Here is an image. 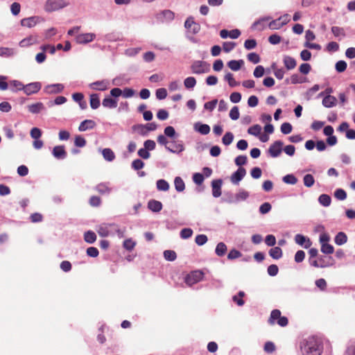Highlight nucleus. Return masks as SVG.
Instances as JSON below:
<instances>
[{"mask_svg": "<svg viewBox=\"0 0 355 355\" xmlns=\"http://www.w3.org/2000/svg\"><path fill=\"white\" fill-rule=\"evenodd\" d=\"M334 196L339 200H344L347 198V193L343 189H338L334 192Z\"/></svg>", "mask_w": 355, "mask_h": 355, "instance_id": "nucleus-51", "label": "nucleus"}, {"mask_svg": "<svg viewBox=\"0 0 355 355\" xmlns=\"http://www.w3.org/2000/svg\"><path fill=\"white\" fill-rule=\"evenodd\" d=\"M233 139H234L233 134L232 132H226L225 134V135L223 136V137L222 139V141L225 145L228 146L232 142Z\"/></svg>", "mask_w": 355, "mask_h": 355, "instance_id": "nucleus-55", "label": "nucleus"}, {"mask_svg": "<svg viewBox=\"0 0 355 355\" xmlns=\"http://www.w3.org/2000/svg\"><path fill=\"white\" fill-rule=\"evenodd\" d=\"M157 19L162 21H171L174 19V13L169 10H164L157 14Z\"/></svg>", "mask_w": 355, "mask_h": 355, "instance_id": "nucleus-11", "label": "nucleus"}, {"mask_svg": "<svg viewBox=\"0 0 355 355\" xmlns=\"http://www.w3.org/2000/svg\"><path fill=\"white\" fill-rule=\"evenodd\" d=\"M246 171L243 167H239L236 172L231 175V182L234 184H238L239 182L244 178Z\"/></svg>", "mask_w": 355, "mask_h": 355, "instance_id": "nucleus-9", "label": "nucleus"}, {"mask_svg": "<svg viewBox=\"0 0 355 355\" xmlns=\"http://www.w3.org/2000/svg\"><path fill=\"white\" fill-rule=\"evenodd\" d=\"M69 5L66 0H48L45 4V10L53 12L62 9Z\"/></svg>", "mask_w": 355, "mask_h": 355, "instance_id": "nucleus-3", "label": "nucleus"}, {"mask_svg": "<svg viewBox=\"0 0 355 355\" xmlns=\"http://www.w3.org/2000/svg\"><path fill=\"white\" fill-rule=\"evenodd\" d=\"M334 241L338 245H343L347 241V236L345 233L340 232L336 235Z\"/></svg>", "mask_w": 355, "mask_h": 355, "instance_id": "nucleus-24", "label": "nucleus"}, {"mask_svg": "<svg viewBox=\"0 0 355 355\" xmlns=\"http://www.w3.org/2000/svg\"><path fill=\"white\" fill-rule=\"evenodd\" d=\"M196 85V80L194 77H188L184 80V85L187 89H193Z\"/></svg>", "mask_w": 355, "mask_h": 355, "instance_id": "nucleus-41", "label": "nucleus"}, {"mask_svg": "<svg viewBox=\"0 0 355 355\" xmlns=\"http://www.w3.org/2000/svg\"><path fill=\"white\" fill-rule=\"evenodd\" d=\"M303 182L305 187H311L315 183V179L311 174H306L304 176Z\"/></svg>", "mask_w": 355, "mask_h": 355, "instance_id": "nucleus-42", "label": "nucleus"}, {"mask_svg": "<svg viewBox=\"0 0 355 355\" xmlns=\"http://www.w3.org/2000/svg\"><path fill=\"white\" fill-rule=\"evenodd\" d=\"M222 180H214L211 182V187H212V195L215 198H218L221 196V186H222Z\"/></svg>", "mask_w": 355, "mask_h": 355, "instance_id": "nucleus-15", "label": "nucleus"}, {"mask_svg": "<svg viewBox=\"0 0 355 355\" xmlns=\"http://www.w3.org/2000/svg\"><path fill=\"white\" fill-rule=\"evenodd\" d=\"M96 191L101 195H109L112 191V188L109 183H100L96 185Z\"/></svg>", "mask_w": 355, "mask_h": 355, "instance_id": "nucleus-16", "label": "nucleus"}, {"mask_svg": "<svg viewBox=\"0 0 355 355\" xmlns=\"http://www.w3.org/2000/svg\"><path fill=\"white\" fill-rule=\"evenodd\" d=\"M166 148L172 153H180L184 150V146L182 144H172L169 146H166Z\"/></svg>", "mask_w": 355, "mask_h": 355, "instance_id": "nucleus-38", "label": "nucleus"}, {"mask_svg": "<svg viewBox=\"0 0 355 355\" xmlns=\"http://www.w3.org/2000/svg\"><path fill=\"white\" fill-rule=\"evenodd\" d=\"M193 234V230L191 228L182 229L180 232V236L182 239H187L190 238Z\"/></svg>", "mask_w": 355, "mask_h": 355, "instance_id": "nucleus-58", "label": "nucleus"}, {"mask_svg": "<svg viewBox=\"0 0 355 355\" xmlns=\"http://www.w3.org/2000/svg\"><path fill=\"white\" fill-rule=\"evenodd\" d=\"M91 87L95 90L105 91L109 87V82L105 80L96 81L92 83Z\"/></svg>", "mask_w": 355, "mask_h": 355, "instance_id": "nucleus-19", "label": "nucleus"}, {"mask_svg": "<svg viewBox=\"0 0 355 355\" xmlns=\"http://www.w3.org/2000/svg\"><path fill=\"white\" fill-rule=\"evenodd\" d=\"M44 109V104L41 102L28 105V110L31 113L37 114Z\"/></svg>", "mask_w": 355, "mask_h": 355, "instance_id": "nucleus-23", "label": "nucleus"}, {"mask_svg": "<svg viewBox=\"0 0 355 355\" xmlns=\"http://www.w3.org/2000/svg\"><path fill=\"white\" fill-rule=\"evenodd\" d=\"M37 43V39L35 37L30 36L23 39L20 42L19 45L21 47L28 46L31 44Z\"/></svg>", "mask_w": 355, "mask_h": 355, "instance_id": "nucleus-33", "label": "nucleus"}, {"mask_svg": "<svg viewBox=\"0 0 355 355\" xmlns=\"http://www.w3.org/2000/svg\"><path fill=\"white\" fill-rule=\"evenodd\" d=\"M295 241L296 243L303 246L306 249L310 248L312 245V242L309 238L300 234L295 236Z\"/></svg>", "mask_w": 355, "mask_h": 355, "instance_id": "nucleus-10", "label": "nucleus"}, {"mask_svg": "<svg viewBox=\"0 0 355 355\" xmlns=\"http://www.w3.org/2000/svg\"><path fill=\"white\" fill-rule=\"evenodd\" d=\"M239 110L237 106H234L230 112V117L232 120H237L239 118Z\"/></svg>", "mask_w": 355, "mask_h": 355, "instance_id": "nucleus-56", "label": "nucleus"}, {"mask_svg": "<svg viewBox=\"0 0 355 355\" xmlns=\"http://www.w3.org/2000/svg\"><path fill=\"white\" fill-rule=\"evenodd\" d=\"M206 65V63L202 61H196L194 62L191 66V69L192 73L196 74H201L206 72V70L205 69V66Z\"/></svg>", "mask_w": 355, "mask_h": 355, "instance_id": "nucleus-13", "label": "nucleus"}, {"mask_svg": "<svg viewBox=\"0 0 355 355\" xmlns=\"http://www.w3.org/2000/svg\"><path fill=\"white\" fill-rule=\"evenodd\" d=\"M204 273L200 270H195L187 275L185 282L189 286H192L202 279Z\"/></svg>", "mask_w": 355, "mask_h": 355, "instance_id": "nucleus-4", "label": "nucleus"}, {"mask_svg": "<svg viewBox=\"0 0 355 355\" xmlns=\"http://www.w3.org/2000/svg\"><path fill=\"white\" fill-rule=\"evenodd\" d=\"M249 196V193L248 191L245 190H240L236 194V200L237 201L240 200H246Z\"/></svg>", "mask_w": 355, "mask_h": 355, "instance_id": "nucleus-53", "label": "nucleus"}, {"mask_svg": "<svg viewBox=\"0 0 355 355\" xmlns=\"http://www.w3.org/2000/svg\"><path fill=\"white\" fill-rule=\"evenodd\" d=\"M74 144L77 147H83L86 144V140L82 136L78 135L75 137Z\"/></svg>", "mask_w": 355, "mask_h": 355, "instance_id": "nucleus-64", "label": "nucleus"}, {"mask_svg": "<svg viewBox=\"0 0 355 355\" xmlns=\"http://www.w3.org/2000/svg\"><path fill=\"white\" fill-rule=\"evenodd\" d=\"M96 126V123L93 120L86 119L82 121L78 127L80 131H86L87 130H92Z\"/></svg>", "mask_w": 355, "mask_h": 355, "instance_id": "nucleus-18", "label": "nucleus"}, {"mask_svg": "<svg viewBox=\"0 0 355 355\" xmlns=\"http://www.w3.org/2000/svg\"><path fill=\"white\" fill-rule=\"evenodd\" d=\"M102 154L104 159L108 162H112L115 159V155L110 148H104Z\"/></svg>", "mask_w": 355, "mask_h": 355, "instance_id": "nucleus-32", "label": "nucleus"}, {"mask_svg": "<svg viewBox=\"0 0 355 355\" xmlns=\"http://www.w3.org/2000/svg\"><path fill=\"white\" fill-rule=\"evenodd\" d=\"M148 207L153 212H159L162 209V204L158 200H150L148 202Z\"/></svg>", "mask_w": 355, "mask_h": 355, "instance_id": "nucleus-22", "label": "nucleus"}, {"mask_svg": "<svg viewBox=\"0 0 355 355\" xmlns=\"http://www.w3.org/2000/svg\"><path fill=\"white\" fill-rule=\"evenodd\" d=\"M320 268H327L334 264V260L332 257L320 256L318 257Z\"/></svg>", "mask_w": 355, "mask_h": 355, "instance_id": "nucleus-20", "label": "nucleus"}, {"mask_svg": "<svg viewBox=\"0 0 355 355\" xmlns=\"http://www.w3.org/2000/svg\"><path fill=\"white\" fill-rule=\"evenodd\" d=\"M268 322L270 325L277 323L280 327H284L288 324V320L286 316H282L281 311L279 309H274L271 311Z\"/></svg>", "mask_w": 355, "mask_h": 355, "instance_id": "nucleus-2", "label": "nucleus"}, {"mask_svg": "<svg viewBox=\"0 0 355 355\" xmlns=\"http://www.w3.org/2000/svg\"><path fill=\"white\" fill-rule=\"evenodd\" d=\"M336 98L331 95L326 96L322 99V105L326 107H331L336 105Z\"/></svg>", "mask_w": 355, "mask_h": 355, "instance_id": "nucleus-26", "label": "nucleus"}, {"mask_svg": "<svg viewBox=\"0 0 355 355\" xmlns=\"http://www.w3.org/2000/svg\"><path fill=\"white\" fill-rule=\"evenodd\" d=\"M300 349L303 355H321L323 345L320 338L311 336L300 343Z\"/></svg>", "mask_w": 355, "mask_h": 355, "instance_id": "nucleus-1", "label": "nucleus"}, {"mask_svg": "<svg viewBox=\"0 0 355 355\" xmlns=\"http://www.w3.org/2000/svg\"><path fill=\"white\" fill-rule=\"evenodd\" d=\"M261 130V127L259 125L256 124V125H254L251 126L250 128H249L248 130V132L250 135L258 136L260 134Z\"/></svg>", "mask_w": 355, "mask_h": 355, "instance_id": "nucleus-47", "label": "nucleus"}, {"mask_svg": "<svg viewBox=\"0 0 355 355\" xmlns=\"http://www.w3.org/2000/svg\"><path fill=\"white\" fill-rule=\"evenodd\" d=\"M175 188L178 192H182L185 189V184L180 177H176L174 180Z\"/></svg>", "mask_w": 355, "mask_h": 355, "instance_id": "nucleus-34", "label": "nucleus"}, {"mask_svg": "<svg viewBox=\"0 0 355 355\" xmlns=\"http://www.w3.org/2000/svg\"><path fill=\"white\" fill-rule=\"evenodd\" d=\"M157 188L159 191H168L169 189L168 183L164 180H159L157 181Z\"/></svg>", "mask_w": 355, "mask_h": 355, "instance_id": "nucleus-44", "label": "nucleus"}, {"mask_svg": "<svg viewBox=\"0 0 355 355\" xmlns=\"http://www.w3.org/2000/svg\"><path fill=\"white\" fill-rule=\"evenodd\" d=\"M89 202L92 207H98L101 203V199L98 196H93L89 198Z\"/></svg>", "mask_w": 355, "mask_h": 355, "instance_id": "nucleus-62", "label": "nucleus"}, {"mask_svg": "<svg viewBox=\"0 0 355 355\" xmlns=\"http://www.w3.org/2000/svg\"><path fill=\"white\" fill-rule=\"evenodd\" d=\"M320 250L324 254H331L334 252V248L329 243H322Z\"/></svg>", "mask_w": 355, "mask_h": 355, "instance_id": "nucleus-43", "label": "nucleus"}, {"mask_svg": "<svg viewBox=\"0 0 355 355\" xmlns=\"http://www.w3.org/2000/svg\"><path fill=\"white\" fill-rule=\"evenodd\" d=\"M244 62L243 60H230L227 63V66L233 71H238L241 69Z\"/></svg>", "mask_w": 355, "mask_h": 355, "instance_id": "nucleus-31", "label": "nucleus"}, {"mask_svg": "<svg viewBox=\"0 0 355 355\" xmlns=\"http://www.w3.org/2000/svg\"><path fill=\"white\" fill-rule=\"evenodd\" d=\"M98 234L102 237H106L109 235L110 231L106 225H101L97 230Z\"/></svg>", "mask_w": 355, "mask_h": 355, "instance_id": "nucleus-49", "label": "nucleus"}, {"mask_svg": "<svg viewBox=\"0 0 355 355\" xmlns=\"http://www.w3.org/2000/svg\"><path fill=\"white\" fill-rule=\"evenodd\" d=\"M207 240H208V239L206 235L199 234V235L196 236V237L195 239V242L198 245H202L207 243Z\"/></svg>", "mask_w": 355, "mask_h": 355, "instance_id": "nucleus-57", "label": "nucleus"}, {"mask_svg": "<svg viewBox=\"0 0 355 355\" xmlns=\"http://www.w3.org/2000/svg\"><path fill=\"white\" fill-rule=\"evenodd\" d=\"M257 41L254 39L247 40L244 42V47L248 49H253L257 46Z\"/></svg>", "mask_w": 355, "mask_h": 355, "instance_id": "nucleus-59", "label": "nucleus"}, {"mask_svg": "<svg viewBox=\"0 0 355 355\" xmlns=\"http://www.w3.org/2000/svg\"><path fill=\"white\" fill-rule=\"evenodd\" d=\"M318 201L322 205L328 207L331 204V198L327 194H322L319 196Z\"/></svg>", "mask_w": 355, "mask_h": 355, "instance_id": "nucleus-36", "label": "nucleus"}, {"mask_svg": "<svg viewBox=\"0 0 355 355\" xmlns=\"http://www.w3.org/2000/svg\"><path fill=\"white\" fill-rule=\"evenodd\" d=\"M347 66L345 61L339 60L336 63L335 68L338 73H342L346 70Z\"/></svg>", "mask_w": 355, "mask_h": 355, "instance_id": "nucleus-48", "label": "nucleus"}, {"mask_svg": "<svg viewBox=\"0 0 355 355\" xmlns=\"http://www.w3.org/2000/svg\"><path fill=\"white\" fill-rule=\"evenodd\" d=\"M89 103L92 109L96 110L100 106V98L97 94H92L89 97Z\"/></svg>", "mask_w": 355, "mask_h": 355, "instance_id": "nucleus-25", "label": "nucleus"}, {"mask_svg": "<svg viewBox=\"0 0 355 355\" xmlns=\"http://www.w3.org/2000/svg\"><path fill=\"white\" fill-rule=\"evenodd\" d=\"M291 20V16L288 14H285L277 19H273L270 16H264L261 17L257 22H277L280 21L281 22H290Z\"/></svg>", "mask_w": 355, "mask_h": 355, "instance_id": "nucleus-6", "label": "nucleus"}, {"mask_svg": "<svg viewBox=\"0 0 355 355\" xmlns=\"http://www.w3.org/2000/svg\"><path fill=\"white\" fill-rule=\"evenodd\" d=\"M15 54V51L13 49L8 48V47H0V56L9 58Z\"/></svg>", "mask_w": 355, "mask_h": 355, "instance_id": "nucleus-35", "label": "nucleus"}, {"mask_svg": "<svg viewBox=\"0 0 355 355\" xmlns=\"http://www.w3.org/2000/svg\"><path fill=\"white\" fill-rule=\"evenodd\" d=\"M284 143L282 141H275L268 148V153L272 157H278L282 151Z\"/></svg>", "mask_w": 355, "mask_h": 355, "instance_id": "nucleus-5", "label": "nucleus"}, {"mask_svg": "<svg viewBox=\"0 0 355 355\" xmlns=\"http://www.w3.org/2000/svg\"><path fill=\"white\" fill-rule=\"evenodd\" d=\"M184 27L188 37L198 33L200 29V24H184Z\"/></svg>", "mask_w": 355, "mask_h": 355, "instance_id": "nucleus-17", "label": "nucleus"}, {"mask_svg": "<svg viewBox=\"0 0 355 355\" xmlns=\"http://www.w3.org/2000/svg\"><path fill=\"white\" fill-rule=\"evenodd\" d=\"M84 239L88 243H93L96 240V235L92 231H87L84 234Z\"/></svg>", "mask_w": 355, "mask_h": 355, "instance_id": "nucleus-37", "label": "nucleus"}, {"mask_svg": "<svg viewBox=\"0 0 355 355\" xmlns=\"http://www.w3.org/2000/svg\"><path fill=\"white\" fill-rule=\"evenodd\" d=\"M283 62L285 67L288 70H291L295 68L297 65L296 60L289 55H285L283 59Z\"/></svg>", "mask_w": 355, "mask_h": 355, "instance_id": "nucleus-21", "label": "nucleus"}, {"mask_svg": "<svg viewBox=\"0 0 355 355\" xmlns=\"http://www.w3.org/2000/svg\"><path fill=\"white\" fill-rule=\"evenodd\" d=\"M227 245L223 242H220L217 244L215 252L218 257H223L225 254L227 252Z\"/></svg>", "mask_w": 355, "mask_h": 355, "instance_id": "nucleus-29", "label": "nucleus"}, {"mask_svg": "<svg viewBox=\"0 0 355 355\" xmlns=\"http://www.w3.org/2000/svg\"><path fill=\"white\" fill-rule=\"evenodd\" d=\"M283 181L289 184H295L297 182V178L293 174H288L283 178Z\"/></svg>", "mask_w": 355, "mask_h": 355, "instance_id": "nucleus-46", "label": "nucleus"}, {"mask_svg": "<svg viewBox=\"0 0 355 355\" xmlns=\"http://www.w3.org/2000/svg\"><path fill=\"white\" fill-rule=\"evenodd\" d=\"M164 257L167 261H173L176 259L177 255L175 251L165 250L164 252Z\"/></svg>", "mask_w": 355, "mask_h": 355, "instance_id": "nucleus-50", "label": "nucleus"}, {"mask_svg": "<svg viewBox=\"0 0 355 355\" xmlns=\"http://www.w3.org/2000/svg\"><path fill=\"white\" fill-rule=\"evenodd\" d=\"M9 85L10 86V89L12 92H17V91H21V90L24 91V85L19 80H11V81H10Z\"/></svg>", "mask_w": 355, "mask_h": 355, "instance_id": "nucleus-28", "label": "nucleus"}, {"mask_svg": "<svg viewBox=\"0 0 355 355\" xmlns=\"http://www.w3.org/2000/svg\"><path fill=\"white\" fill-rule=\"evenodd\" d=\"M225 79L228 82V84L230 87H236L239 85V83L236 82L233 76V74L231 73H227L225 76Z\"/></svg>", "mask_w": 355, "mask_h": 355, "instance_id": "nucleus-45", "label": "nucleus"}, {"mask_svg": "<svg viewBox=\"0 0 355 355\" xmlns=\"http://www.w3.org/2000/svg\"><path fill=\"white\" fill-rule=\"evenodd\" d=\"M326 49L329 52H336L339 49V45L336 42H331L328 43L326 46Z\"/></svg>", "mask_w": 355, "mask_h": 355, "instance_id": "nucleus-60", "label": "nucleus"}, {"mask_svg": "<svg viewBox=\"0 0 355 355\" xmlns=\"http://www.w3.org/2000/svg\"><path fill=\"white\" fill-rule=\"evenodd\" d=\"M53 155L58 159H63L67 157V152L64 146H56L53 149Z\"/></svg>", "mask_w": 355, "mask_h": 355, "instance_id": "nucleus-14", "label": "nucleus"}, {"mask_svg": "<svg viewBox=\"0 0 355 355\" xmlns=\"http://www.w3.org/2000/svg\"><path fill=\"white\" fill-rule=\"evenodd\" d=\"M64 85L62 84L57 83L46 86L44 89L45 93L49 94H58L63 91Z\"/></svg>", "mask_w": 355, "mask_h": 355, "instance_id": "nucleus-12", "label": "nucleus"}, {"mask_svg": "<svg viewBox=\"0 0 355 355\" xmlns=\"http://www.w3.org/2000/svg\"><path fill=\"white\" fill-rule=\"evenodd\" d=\"M102 105L105 107L115 108L117 107V101L111 97H106L103 100Z\"/></svg>", "mask_w": 355, "mask_h": 355, "instance_id": "nucleus-27", "label": "nucleus"}, {"mask_svg": "<svg viewBox=\"0 0 355 355\" xmlns=\"http://www.w3.org/2000/svg\"><path fill=\"white\" fill-rule=\"evenodd\" d=\"M242 256V254L241 252L236 249H232L230 251L229 254H227V259L230 260H233L235 259H238Z\"/></svg>", "mask_w": 355, "mask_h": 355, "instance_id": "nucleus-54", "label": "nucleus"}, {"mask_svg": "<svg viewBox=\"0 0 355 355\" xmlns=\"http://www.w3.org/2000/svg\"><path fill=\"white\" fill-rule=\"evenodd\" d=\"M96 37L94 33H81L76 36V42L78 44H87L92 42Z\"/></svg>", "mask_w": 355, "mask_h": 355, "instance_id": "nucleus-8", "label": "nucleus"}, {"mask_svg": "<svg viewBox=\"0 0 355 355\" xmlns=\"http://www.w3.org/2000/svg\"><path fill=\"white\" fill-rule=\"evenodd\" d=\"M42 87V85L39 82L31 83L24 85V92L29 96L37 93Z\"/></svg>", "mask_w": 355, "mask_h": 355, "instance_id": "nucleus-7", "label": "nucleus"}, {"mask_svg": "<svg viewBox=\"0 0 355 355\" xmlns=\"http://www.w3.org/2000/svg\"><path fill=\"white\" fill-rule=\"evenodd\" d=\"M331 32L336 37H340V39L345 36V30L338 26H333L331 28Z\"/></svg>", "mask_w": 355, "mask_h": 355, "instance_id": "nucleus-40", "label": "nucleus"}, {"mask_svg": "<svg viewBox=\"0 0 355 355\" xmlns=\"http://www.w3.org/2000/svg\"><path fill=\"white\" fill-rule=\"evenodd\" d=\"M311 69V67L309 63H303L300 66L299 71L302 74H308Z\"/></svg>", "mask_w": 355, "mask_h": 355, "instance_id": "nucleus-61", "label": "nucleus"}, {"mask_svg": "<svg viewBox=\"0 0 355 355\" xmlns=\"http://www.w3.org/2000/svg\"><path fill=\"white\" fill-rule=\"evenodd\" d=\"M280 129L283 134L287 135L291 132L293 127L290 123L285 122L282 124Z\"/></svg>", "mask_w": 355, "mask_h": 355, "instance_id": "nucleus-52", "label": "nucleus"}, {"mask_svg": "<svg viewBox=\"0 0 355 355\" xmlns=\"http://www.w3.org/2000/svg\"><path fill=\"white\" fill-rule=\"evenodd\" d=\"M156 97L159 100L164 99L167 96V91L165 88H159L156 90Z\"/></svg>", "mask_w": 355, "mask_h": 355, "instance_id": "nucleus-63", "label": "nucleus"}, {"mask_svg": "<svg viewBox=\"0 0 355 355\" xmlns=\"http://www.w3.org/2000/svg\"><path fill=\"white\" fill-rule=\"evenodd\" d=\"M270 256L274 259H279L282 257V250L279 247H274L269 250Z\"/></svg>", "mask_w": 355, "mask_h": 355, "instance_id": "nucleus-30", "label": "nucleus"}, {"mask_svg": "<svg viewBox=\"0 0 355 355\" xmlns=\"http://www.w3.org/2000/svg\"><path fill=\"white\" fill-rule=\"evenodd\" d=\"M245 296V293L243 291H239L238 295H234L232 297V300L239 306H241L244 304L245 302L242 299Z\"/></svg>", "mask_w": 355, "mask_h": 355, "instance_id": "nucleus-39", "label": "nucleus"}]
</instances>
